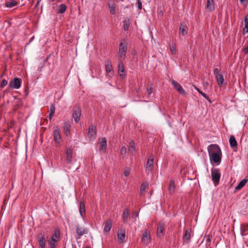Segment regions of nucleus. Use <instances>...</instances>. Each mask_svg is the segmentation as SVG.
Returning a JSON list of instances; mask_svg holds the SVG:
<instances>
[{"instance_id": "2f4dec72", "label": "nucleus", "mask_w": 248, "mask_h": 248, "mask_svg": "<svg viewBox=\"0 0 248 248\" xmlns=\"http://www.w3.org/2000/svg\"><path fill=\"white\" fill-rule=\"evenodd\" d=\"M194 88L199 93H200L204 98H205L207 101H208L210 103H212V101L210 98L203 92H202L201 90H200L198 87L195 86H194Z\"/></svg>"}, {"instance_id": "bb28decb", "label": "nucleus", "mask_w": 248, "mask_h": 248, "mask_svg": "<svg viewBox=\"0 0 248 248\" xmlns=\"http://www.w3.org/2000/svg\"><path fill=\"white\" fill-rule=\"evenodd\" d=\"M179 30L180 31V33L182 35H185L186 34H187V28L186 25H185L183 24H181L180 28H179Z\"/></svg>"}, {"instance_id": "f257e3e1", "label": "nucleus", "mask_w": 248, "mask_h": 248, "mask_svg": "<svg viewBox=\"0 0 248 248\" xmlns=\"http://www.w3.org/2000/svg\"><path fill=\"white\" fill-rule=\"evenodd\" d=\"M208 151L211 161L220 163L222 153L220 147L217 144H211L208 147Z\"/></svg>"}, {"instance_id": "58836bf2", "label": "nucleus", "mask_w": 248, "mask_h": 248, "mask_svg": "<svg viewBox=\"0 0 248 248\" xmlns=\"http://www.w3.org/2000/svg\"><path fill=\"white\" fill-rule=\"evenodd\" d=\"M148 186V184L146 183H142L140 186V194L141 195L143 192H144L147 187V186Z\"/></svg>"}, {"instance_id": "a211bd4d", "label": "nucleus", "mask_w": 248, "mask_h": 248, "mask_svg": "<svg viewBox=\"0 0 248 248\" xmlns=\"http://www.w3.org/2000/svg\"><path fill=\"white\" fill-rule=\"evenodd\" d=\"M230 146L233 149L234 151L237 150V142L233 136L230 137L229 140Z\"/></svg>"}, {"instance_id": "864d4df0", "label": "nucleus", "mask_w": 248, "mask_h": 248, "mask_svg": "<svg viewBox=\"0 0 248 248\" xmlns=\"http://www.w3.org/2000/svg\"><path fill=\"white\" fill-rule=\"evenodd\" d=\"M39 2H40V0H38L36 4V5H35V7H37L38 4H39Z\"/></svg>"}, {"instance_id": "a19ab883", "label": "nucleus", "mask_w": 248, "mask_h": 248, "mask_svg": "<svg viewBox=\"0 0 248 248\" xmlns=\"http://www.w3.org/2000/svg\"><path fill=\"white\" fill-rule=\"evenodd\" d=\"M7 81L6 79H3L2 80L0 84V87L1 88H3L7 84Z\"/></svg>"}, {"instance_id": "dca6fc26", "label": "nucleus", "mask_w": 248, "mask_h": 248, "mask_svg": "<svg viewBox=\"0 0 248 248\" xmlns=\"http://www.w3.org/2000/svg\"><path fill=\"white\" fill-rule=\"evenodd\" d=\"M164 232V223L160 222L157 225V235L158 237H161L163 235Z\"/></svg>"}, {"instance_id": "4d7b16f0", "label": "nucleus", "mask_w": 248, "mask_h": 248, "mask_svg": "<svg viewBox=\"0 0 248 248\" xmlns=\"http://www.w3.org/2000/svg\"><path fill=\"white\" fill-rule=\"evenodd\" d=\"M135 215H136V216H138V214H137V212H135Z\"/></svg>"}, {"instance_id": "9b49d317", "label": "nucleus", "mask_w": 248, "mask_h": 248, "mask_svg": "<svg viewBox=\"0 0 248 248\" xmlns=\"http://www.w3.org/2000/svg\"><path fill=\"white\" fill-rule=\"evenodd\" d=\"M151 240L150 233L147 230L143 233V236L141 239V241L144 244L147 245L149 244Z\"/></svg>"}, {"instance_id": "3c124183", "label": "nucleus", "mask_w": 248, "mask_h": 248, "mask_svg": "<svg viewBox=\"0 0 248 248\" xmlns=\"http://www.w3.org/2000/svg\"><path fill=\"white\" fill-rule=\"evenodd\" d=\"M244 21L245 23H248V14L245 17Z\"/></svg>"}, {"instance_id": "412c9836", "label": "nucleus", "mask_w": 248, "mask_h": 248, "mask_svg": "<svg viewBox=\"0 0 248 248\" xmlns=\"http://www.w3.org/2000/svg\"><path fill=\"white\" fill-rule=\"evenodd\" d=\"M105 68L107 74L113 72L112 66L110 62L108 61L105 62Z\"/></svg>"}, {"instance_id": "7c9ffc66", "label": "nucleus", "mask_w": 248, "mask_h": 248, "mask_svg": "<svg viewBox=\"0 0 248 248\" xmlns=\"http://www.w3.org/2000/svg\"><path fill=\"white\" fill-rule=\"evenodd\" d=\"M55 104H51V106L49 108V116H48L49 119L50 120H51L52 119V118L55 113Z\"/></svg>"}, {"instance_id": "72a5a7b5", "label": "nucleus", "mask_w": 248, "mask_h": 248, "mask_svg": "<svg viewBox=\"0 0 248 248\" xmlns=\"http://www.w3.org/2000/svg\"><path fill=\"white\" fill-rule=\"evenodd\" d=\"M66 5L64 4H61L59 6V9L57 13L59 14L64 13L66 11Z\"/></svg>"}, {"instance_id": "6e6d98bb", "label": "nucleus", "mask_w": 248, "mask_h": 248, "mask_svg": "<svg viewBox=\"0 0 248 248\" xmlns=\"http://www.w3.org/2000/svg\"><path fill=\"white\" fill-rule=\"evenodd\" d=\"M135 215H136V216H138V214H137V212H135Z\"/></svg>"}, {"instance_id": "5fc2aeb1", "label": "nucleus", "mask_w": 248, "mask_h": 248, "mask_svg": "<svg viewBox=\"0 0 248 248\" xmlns=\"http://www.w3.org/2000/svg\"><path fill=\"white\" fill-rule=\"evenodd\" d=\"M85 248H91L90 246H87L85 247Z\"/></svg>"}, {"instance_id": "c85d7f7f", "label": "nucleus", "mask_w": 248, "mask_h": 248, "mask_svg": "<svg viewBox=\"0 0 248 248\" xmlns=\"http://www.w3.org/2000/svg\"><path fill=\"white\" fill-rule=\"evenodd\" d=\"M17 4V2L14 0H10L5 3V6L7 8H12Z\"/></svg>"}, {"instance_id": "6e6552de", "label": "nucleus", "mask_w": 248, "mask_h": 248, "mask_svg": "<svg viewBox=\"0 0 248 248\" xmlns=\"http://www.w3.org/2000/svg\"><path fill=\"white\" fill-rule=\"evenodd\" d=\"M76 231L77 234L78 235V237L77 238V239L80 238L81 236L85 234H87L88 232V229L84 227H81L78 225L76 226Z\"/></svg>"}, {"instance_id": "a878e982", "label": "nucleus", "mask_w": 248, "mask_h": 248, "mask_svg": "<svg viewBox=\"0 0 248 248\" xmlns=\"http://www.w3.org/2000/svg\"><path fill=\"white\" fill-rule=\"evenodd\" d=\"M112 226V222L110 220H108L105 225L104 231L105 232H108L110 231Z\"/></svg>"}, {"instance_id": "37998d69", "label": "nucleus", "mask_w": 248, "mask_h": 248, "mask_svg": "<svg viewBox=\"0 0 248 248\" xmlns=\"http://www.w3.org/2000/svg\"><path fill=\"white\" fill-rule=\"evenodd\" d=\"M48 241L52 242L57 245L58 243L60 241V240L56 239L53 237H50V238L48 240Z\"/></svg>"}, {"instance_id": "423d86ee", "label": "nucleus", "mask_w": 248, "mask_h": 248, "mask_svg": "<svg viewBox=\"0 0 248 248\" xmlns=\"http://www.w3.org/2000/svg\"><path fill=\"white\" fill-rule=\"evenodd\" d=\"M21 81V79L15 78L10 81L9 86L12 89H19L20 87Z\"/></svg>"}, {"instance_id": "a18cd8bd", "label": "nucleus", "mask_w": 248, "mask_h": 248, "mask_svg": "<svg viewBox=\"0 0 248 248\" xmlns=\"http://www.w3.org/2000/svg\"><path fill=\"white\" fill-rule=\"evenodd\" d=\"M243 32L244 33L248 32V23H245V27L243 29Z\"/></svg>"}, {"instance_id": "13d9d810", "label": "nucleus", "mask_w": 248, "mask_h": 248, "mask_svg": "<svg viewBox=\"0 0 248 248\" xmlns=\"http://www.w3.org/2000/svg\"><path fill=\"white\" fill-rule=\"evenodd\" d=\"M49 56H48V57L46 58V60H48V59H49Z\"/></svg>"}, {"instance_id": "e433bc0d", "label": "nucleus", "mask_w": 248, "mask_h": 248, "mask_svg": "<svg viewBox=\"0 0 248 248\" xmlns=\"http://www.w3.org/2000/svg\"><path fill=\"white\" fill-rule=\"evenodd\" d=\"M123 24L124 30V31H127L128 30L130 24V19H128L127 20H124L123 21Z\"/></svg>"}, {"instance_id": "5701e85b", "label": "nucleus", "mask_w": 248, "mask_h": 248, "mask_svg": "<svg viewBox=\"0 0 248 248\" xmlns=\"http://www.w3.org/2000/svg\"><path fill=\"white\" fill-rule=\"evenodd\" d=\"M79 213L80 216L83 218L84 217V214L85 213V206L83 201H80L79 204Z\"/></svg>"}, {"instance_id": "0eeeda50", "label": "nucleus", "mask_w": 248, "mask_h": 248, "mask_svg": "<svg viewBox=\"0 0 248 248\" xmlns=\"http://www.w3.org/2000/svg\"><path fill=\"white\" fill-rule=\"evenodd\" d=\"M214 74L215 75L217 82L218 85H222L224 83V79L222 74H220L219 70L216 68L214 70Z\"/></svg>"}, {"instance_id": "1a4fd4ad", "label": "nucleus", "mask_w": 248, "mask_h": 248, "mask_svg": "<svg viewBox=\"0 0 248 248\" xmlns=\"http://www.w3.org/2000/svg\"><path fill=\"white\" fill-rule=\"evenodd\" d=\"M171 82L172 84L173 85L175 89L180 94L183 95H185L186 94L185 90L179 83H178L177 82L174 80H172Z\"/></svg>"}, {"instance_id": "473e14b6", "label": "nucleus", "mask_w": 248, "mask_h": 248, "mask_svg": "<svg viewBox=\"0 0 248 248\" xmlns=\"http://www.w3.org/2000/svg\"><path fill=\"white\" fill-rule=\"evenodd\" d=\"M60 232L59 229H55L53 235L51 236V237H53L56 238L57 240H60Z\"/></svg>"}, {"instance_id": "ddd939ff", "label": "nucleus", "mask_w": 248, "mask_h": 248, "mask_svg": "<svg viewBox=\"0 0 248 248\" xmlns=\"http://www.w3.org/2000/svg\"><path fill=\"white\" fill-rule=\"evenodd\" d=\"M100 148L99 151L101 152L105 153L107 148V140L106 138H102L99 139Z\"/></svg>"}, {"instance_id": "39448f33", "label": "nucleus", "mask_w": 248, "mask_h": 248, "mask_svg": "<svg viewBox=\"0 0 248 248\" xmlns=\"http://www.w3.org/2000/svg\"><path fill=\"white\" fill-rule=\"evenodd\" d=\"M121 42L119 45V54L120 57L125 56L127 49V43L125 40Z\"/></svg>"}, {"instance_id": "052dcab7", "label": "nucleus", "mask_w": 248, "mask_h": 248, "mask_svg": "<svg viewBox=\"0 0 248 248\" xmlns=\"http://www.w3.org/2000/svg\"><path fill=\"white\" fill-rule=\"evenodd\" d=\"M16 106L18 107L19 106V105H18V104H17V105H16Z\"/></svg>"}, {"instance_id": "c03bdc74", "label": "nucleus", "mask_w": 248, "mask_h": 248, "mask_svg": "<svg viewBox=\"0 0 248 248\" xmlns=\"http://www.w3.org/2000/svg\"><path fill=\"white\" fill-rule=\"evenodd\" d=\"M147 91L148 94V95H150L151 93L153 92V88L151 86H147Z\"/></svg>"}, {"instance_id": "20e7f679", "label": "nucleus", "mask_w": 248, "mask_h": 248, "mask_svg": "<svg viewBox=\"0 0 248 248\" xmlns=\"http://www.w3.org/2000/svg\"><path fill=\"white\" fill-rule=\"evenodd\" d=\"M38 245L40 248H46V239L44 232H40L38 234L37 236Z\"/></svg>"}, {"instance_id": "f704fd0d", "label": "nucleus", "mask_w": 248, "mask_h": 248, "mask_svg": "<svg viewBox=\"0 0 248 248\" xmlns=\"http://www.w3.org/2000/svg\"><path fill=\"white\" fill-rule=\"evenodd\" d=\"M190 239V232L188 230H186L185 231V234L183 236V239L185 241H187V242L189 241Z\"/></svg>"}, {"instance_id": "f3484780", "label": "nucleus", "mask_w": 248, "mask_h": 248, "mask_svg": "<svg viewBox=\"0 0 248 248\" xmlns=\"http://www.w3.org/2000/svg\"><path fill=\"white\" fill-rule=\"evenodd\" d=\"M154 164V157L152 156L149 157L146 164V171L149 173L152 171Z\"/></svg>"}, {"instance_id": "9d476101", "label": "nucleus", "mask_w": 248, "mask_h": 248, "mask_svg": "<svg viewBox=\"0 0 248 248\" xmlns=\"http://www.w3.org/2000/svg\"><path fill=\"white\" fill-rule=\"evenodd\" d=\"M53 139L56 143H60L59 140L61 138L60 134V130L58 126H56L55 129L53 131Z\"/></svg>"}, {"instance_id": "09e8293b", "label": "nucleus", "mask_w": 248, "mask_h": 248, "mask_svg": "<svg viewBox=\"0 0 248 248\" xmlns=\"http://www.w3.org/2000/svg\"><path fill=\"white\" fill-rule=\"evenodd\" d=\"M243 52L245 54L248 53V45L246 47L243 48Z\"/></svg>"}, {"instance_id": "c756f323", "label": "nucleus", "mask_w": 248, "mask_h": 248, "mask_svg": "<svg viewBox=\"0 0 248 248\" xmlns=\"http://www.w3.org/2000/svg\"><path fill=\"white\" fill-rule=\"evenodd\" d=\"M175 190L174 181L173 179H170V181L168 190L170 193H172Z\"/></svg>"}, {"instance_id": "8fccbe9b", "label": "nucleus", "mask_w": 248, "mask_h": 248, "mask_svg": "<svg viewBox=\"0 0 248 248\" xmlns=\"http://www.w3.org/2000/svg\"><path fill=\"white\" fill-rule=\"evenodd\" d=\"M129 174V171L128 170H125L124 171V175L125 176H128Z\"/></svg>"}, {"instance_id": "4c0bfd02", "label": "nucleus", "mask_w": 248, "mask_h": 248, "mask_svg": "<svg viewBox=\"0 0 248 248\" xmlns=\"http://www.w3.org/2000/svg\"><path fill=\"white\" fill-rule=\"evenodd\" d=\"M128 150L129 152H133L135 150V143L133 141H131L129 142V146L128 147Z\"/></svg>"}, {"instance_id": "603ef678", "label": "nucleus", "mask_w": 248, "mask_h": 248, "mask_svg": "<svg viewBox=\"0 0 248 248\" xmlns=\"http://www.w3.org/2000/svg\"><path fill=\"white\" fill-rule=\"evenodd\" d=\"M240 2L241 3H243V2H246L247 1V0H240Z\"/></svg>"}, {"instance_id": "f03ea898", "label": "nucleus", "mask_w": 248, "mask_h": 248, "mask_svg": "<svg viewBox=\"0 0 248 248\" xmlns=\"http://www.w3.org/2000/svg\"><path fill=\"white\" fill-rule=\"evenodd\" d=\"M220 170L218 169H213L211 170L212 180L215 186L218 185L220 178Z\"/></svg>"}, {"instance_id": "49530a36", "label": "nucleus", "mask_w": 248, "mask_h": 248, "mask_svg": "<svg viewBox=\"0 0 248 248\" xmlns=\"http://www.w3.org/2000/svg\"><path fill=\"white\" fill-rule=\"evenodd\" d=\"M121 154L122 155L125 154L126 153V148L124 146H123L120 151Z\"/></svg>"}, {"instance_id": "cd10ccee", "label": "nucleus", "mask_w": 248, "mask_h": 248, "mask_svg": "<svg viewBox=\"0 0 248 248\" xmlns=\"http://www.w3.org/2000/svg\"><path fill=\"white\" fill-rule=\"evenodd\" d=\"M241 233L242 235L248 234V225L243 224L241 226Z\"/></svg>"}, {"instance_id": "aec40b11", "label": "nucleus", "mask_w": 248, "mask_h": 248, "mask_svg": "<svg viewBox=\"0 0 248 248\" xmlns=\"http://www.w3.org/2000/svg\"><path fill=\"white\" fill-rule=\"evenodd\" d=\"M108 6L110 10V14L113 15L115 14L116 4L113 1H110L108 2Z\"/></svg>"}, {"instance_id": "7ed1b4c3", "label": "nucleus", "mask_w": 248, "mask_h": 248, "mask_svg": "<svg viewBox=\"0 0 248 248\" xmlns=\"http://www.w3.org/2000/svg\"><path fill=\"white\" fill-rule=\"evenodd\" d=\"M81 110L80 107L78 105L73 107V117L76 123H78L80 119Z\"/></svg>"}, {"instance_id": "c9c22d12", "label": "nucleus", "mask_w": 248, "mask_h": 248, "mask_svg": "<svg viewBox=\"0 0 248 248\" xmlns=\"http://www.w3.org/2000/svg\"><path fill=\"white\" fill-rule=\"evenodd\" d=\"M70 125L66 123H64V132L66 136H68L70 132Z\"/></svg>"}, {"instance_id": "2eb2a0df", "label": "nucleus", "mask_w": 248, "mask_h": 248, "mask_svg": "<svg viewBox=\"0 0 248 248\" xmlns=\"http://www.w3.org/2000/svg\"><path fill=\"white\" fill-rule=\"evenodd\" d=\"M125 232L124 230H119L117 232V237L118 241L120 243H124L125 241Z\"/></svg>"}, {"instance_id": "f8f14e48", "label": "nucleus", "mask_w": 248, "mask_h": 248, "mask_svg": "<svg viewBox=\"0 0 248 248\" xmlns=\"http://www.w3.org/2000/svg\"><path fill=\"white\" fill-rule=\"evenodd\" d=\"M66 160L68 163L70 164L72 162L73 150L71 148H68L65 150Z\"/></svg>"}, {"instance_id": "4468645a", "label": "nucleus", "mask_w": 248, "mask_h": 248, "mask_svg": "<svg viewBox=\"0 0 248 248\" xmlns=\"http://www.w3.org/2000/svg\"><path fill=\"white\" fill-rule=\"evenodd\" d=\"M96 129L95 127L93 125H91L89 127V131L88 132V136L90 139L93 138L94 139L96 138Z\"/></svg>"}, {"instance_id": "de8ad7c7", "label": "nucleus", "mask_w": 248, "mask_h": 248, "mask_svg": "<svg viewBox=\"0 0 248 248\" xmlns=\"http://www.w3.org/2000/svg\"><path fill=\"white\" fill-rule=\"evenodd\" d=\"M138 9L141 10L142 9V2L140 0H137Z\"/></svg>"}, {"instance_id": "ea45409f", "label": "nucleus", "mask_w": 248, "mask_h": 248, "mask_svg": "<svg viewBox=\"0 0 248 248\" xmlns=\"http://www.w3.org/2000/svg\"><path fill=\"white\" fill-rule=\"evenodd\" d=\"M170 49L171 52L174 54L176 53V45L175 44H172L170 45Z\"/></svg>"}, {"instance_id": "4be33fe9", "label": "nucleus", "mask_w": 248, "mask_h": 248, "mask_svg": "<svg viewBox=\"0 0 248 248\" xmlns=\"http://www.w3.org/2000/svg\"><path fill=\"white\" fill-rule=\"evenodd\" d=\"M248 180L247 179H244L243 180H241L238 185L235 187V190H239L241 189L242 188H243L245 185L248 182Z\"/></svg>"}, {"instance_id": "393cba45", "label": "nucleus", "mask_w": 248, "mask_h": 248, "mask_svg": "<svg viewBox=\"0 0 248 248\" xmlns=\"http://www.w3.org/2000/svg\"><path fill=\"white\" fill-rule=\"evenodd\" d=\"M206 8L211 12L215 9L214 0H207Z\"/></svg>"}, {"instance_id": "79ce46f5", "label": "nucleus", "mask_w": 248, "mask_h": 248, "mask_svg": "<svg viewBox=\"0 0 248 248\" xmlns=\"http://www.w3.org/2000/svg\"><path fill=\"white\" fill-rule=\"evenodd\" d=\"M48 244L49 248H56L57 245V244L52 243V242H50L49 241H48Z\"/></svg>"}, {"instance_id": "bf43d9fd", "label": "nucleus", "mask_w": 248, "mask_h": 248, "mask_svg": "<svg viewBox=\"0 0 248 248\" xmlns=\"http://www.w3.org/2000/svg\"><path fill=\"white\" fill-rule=\"evenodd\" d=\"M205 85H208V82H206L205 83Z\"/></svg>"}, {"instance_id": "6ab92c4d", "label": "nucleus", "mask_w": 248, "mask_h": 248, "mask_svg": "<svg viewBox=\"0 0 248 248\" xmlns=\"http://www.w3.org/2000/svg\"><path fill=\"white\" fill-rule=\"evenodd\" d=\"M124 65L122 62H120L118 64V74L121 78H123L124 74Z\"/></svg>"}, {"instance_id": "b1692460", "label": "nucleus", "mask_w": 248, "mask_h": 248, "mask_svg": "<svg viewBox=\"0 0 248 248\" xmlns=\"http://www.w3.org/2000/svg\"><path fill=\"white\" fill-rule=\"evenodd\" d=\"M129 216V209L126 208L123 213L122 217L124 223H126L127 221L128 217Z\"/></svg>"}]
</instances>
